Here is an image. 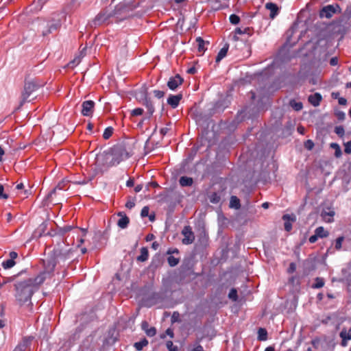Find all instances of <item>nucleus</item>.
Wrapping results in <instances>:
<instances>
[{
  "label": "nucleus",
  "mask_w": 351,
  "mask_h": 351,
  "mask_svg": "<svg viewBox=\"0 0 351 351\" xmlns=\"http://www.w3.org/2000/svg\"><path fill=\"white\" fill-rule=\"evenodd\" d=\"M73 228V227L72 226H64V227L62 228H60L59 229V232L63 235L65 233L71 231L72 229Z\"/></svg>",
  "instance_id": "obj_55"
},
{
  "label": "nucleus",
  "mask_w": 351,
  "mask_h": 351,
  "mask_svg": "<svg viewBox=\"0 0 351 351\" xmlns=\"http://www.w3.org/2000/svg\"><path fill=\"white\" fill-rule=\"evenodd\" d=\"M229 20L232 25H237L240 22V17L235 14H232L230 16Z\"/></svg>",
  "instance_id": "obj_50"
},
{
  "label": "nucleus",
  "mask_w": 351,
  "mask_h": 351,
  "mask_svg": "<svg viewBox=\"0 0 351 351\" xmlns=\"http://www.w3.org/2000/svg\"><path fill=\"white\" fill-rule=\"evenodd\" d=\"M26 274V269L19 271V276L14 285L13 291L17 304L20 306H26L31 311L33 306L32 298L47 278L45 273L41 271L36 276H28Z\"/></svg>",
  "instance_id": "obj_1"
},
{
  "label": "nucleus",
  "mask_w": 351,
  "mask_h": 351,
  "mask_svg": "<svg viewBox=\"0 0 351 351\" xmlns=\"http://www.w3.org/2000/svg\"><path fill=\"white\" fill-rule=\"evenodd\" d=\"M324 285V280L322 278L317 277L315 279V283L311 286L313 289H320Z\"/></svg>",
  "instance_id": "obj_38"
},
{
  "label": "nucleus",
  "mask_w": 351,
  "mask_h": 351,
  "mask_svg": "<svg viewBox=\"0 0 351 351\" xmlns=\"http://www.w3.org/2000/svg\"><path fill=\"white\" fill-rule=\"evenodd\" d=\"M179 183L181 186H191L193 183L192 178L187 176H182L180 178Z\"/></svg>",
  "instance_id": "obj_30"
},
{
  "label": "nucleus",
  "mask_w": 351,
  "mask_h": 351,
  "mask_svg": "<svg viewBox=\"0 0 351 351\" xmlns=\"http://www.w3.org/2000/svg\"><path fill=\"white\" fill-rule=\"evenodd\" d=\"M202 337L197 339L194 344L193 348L191 351H205L203 347L199 344Z\"/></svg>",
  "instance_id": "obj_49"
},
{
  "label": "nucleus",
  "mask_w": 351,
  "mask_h": 351,
  "mask_svg": "<svg viewBox=\"0 0 351 351\" xmlns=\"http://www.w3.org/2000/svg\"><path fill=\"white\" fill-rule=\"evenodd\" d=\"M315 233L319 238H325L329 235V232L327 230H325L322 226L317 227L315 230Z\"/></svg>",
  "instance_id": "obj_34"
},
{
  "label": "nucleus",
  "mask_w": 351,
  "mask_h": 351,
  "mask_svg": "<svg viewBox=\"0 0 351 351\" xmlns=\"http://www.w3.org/2000/svg\"><path fill=\"white\" fill-rule=\"evenodd\" d=\"M149 208L148 206H144L142 210H141V217L144 218L145 217H148L149 215Z\"/></svg>",
  "instance_id": "obj_60"
},
{
  "label": "nucleus",
  "mask_w": 351,
  "mask_h": 351,
  "mask_svg": "<svg viewBox=\"0 0 351 351\" xmlns=\"http://www.w3.org/2000/svg\"><path fill=\"white\" fill-rule=\"evenodd\" d=\"M29 343V340L23 339V342L19 343L14 350V351H25Z\"/></svg>",
  "instance_id": "obj_39"
},
{
  "label": "nucleus",
  "mask_w": 351,
  "mask_h": 351,
  "mask_svg": "<svg viewBox=\"0 0 351 351\" xmlns=\"http://www.w3.org/2000/svg\"><path fill=\"white\" fill-rule=\"evenodd\" d=\"M193 274V264L191 260H184L179 268V280L178 282L181 283L186 278Z\"/></svg>",
  "instance_id": "obj_8"
},
{
  "label": "nucleus",
  "mask_w": 351,
  "mask_h": 351,
  "mask_svg": "<svg viewBox=\"0 0 351 351\" xmlns=\"http://www.w3.org/2000/svg\"><path fill=\"white\" fill-rule=\"evenodd\" d=\"M341 338V346L346 347L348 345V341L351 339V328L347 330L346 328H343L339 333Z\"/></svg>",
  "instance_id": "obj_20"
},
{
  "label": "nucleus",
  "mask_w": 351,
  "mask_h": 351,
  "mask_svg": "<svg viewBox=\"0 0 351 351\" xmlns=\"http://www.w3.org/2000/svg\"><path fill=\"white\" fill-rule=\"evenodd\" d=\"M16 264V262L12 260V259H8V260H5L4 261L3 263H2V267L5 269H10L12 267H13Z\"/></svg>",
  "instance_id": "obj_41"
},
{
  "label": "nucleus",
  "mask_w": 351,
  "mask_h": 351,
  "mask_svg": "<svg viewBox=\"0 0 351 351\" xmlns=\"http://www.w3.org/2000/svg\"><path fill=\"white\" fill-rule=\"evenodd\" d=\"M208 243V236L206 234V232L204 230L200 235L199 236L197 245H199L202 247H206Z\"/></svg>",
  "instance_id": "obj_27"
},
{
  "label": "nucleus",
  "mask_w": 351,
  "mask_h": 351,
  "mask_svg": "<svg viewBox=\"0 0 351 351\" xmlns=\"http://www.w3.org/2000/svg\"><path fill=\"white\" fill-rule=\"evenodd\" d=\"M229 299L232 300L233 302H237L238 300V294L237 291L234 288H232L228 293Z\"/></svg>",
  "instance_id": "obj_48"
},
{
  "label": "nucleus",
  "mask_w": 351,
  "mask_h": 351,
  "mask_svg": "<svg viewBox=\"0 0 351 351\" xmlns=\"http://www.w3.org/2000/svg\"><path fill=\"white\" fill-rule=\"evenodd\" d=\"M143 108H134L132 112H131V114L132 116H140L141 114H143Z\"/></svg>",
  "instance_id": "obj_57"
},
{
  "label": "nucleus",
  "mask_w": 351,
  "mask_h": 351,
  "mask_svg": "<svg viewBox=\"0 0 351 351\" xmlns=\"http://www.w3.org/2000/svg\"><path fill=\"white\" fill-rule=\"evenodd\" d=\"M182 99V94L170 95L167 99V104L172 108H176L178 106L180 101Z\"/></svg>",
  "instance_id": "obj_22"
},
{
  "label": "nucleus",
  "mask_w": 351,
  "mask_h": 351,
  "mask_svg": "<svg viewBox=\"0 0 351 351\" xmlns=\"http://www.w3.org/2000/svg\"><path fill=\"white\" fill-rule=\"evenodd\" d=\"M118 340L117 336L115 335L114 330H110L108 332L107 337L105 338L103 342L104 346H111L114 345Z\"/></svg>",
  "instance_id": "obj_19"
},
{
  "label": "nucleus",
  "mask_w": 351,
  "mask_h": 351,
  "mask_svg": "<svg viewBox=\"0 0 351 351\" xmlns=\"http://www.w3.org/2000/svg\"><path fill=\"white\" fill-rule=\"evenodd\" d=\"M334 215H335L334 211H329V212L322 211L321 215L326 221L330 222L332 221V219H327L326 217L328 216L330 217H332L334 216Z\"/></svg>",
  "instance_id": "obj_51"
},
{
  "label": "nucleus",
  "mask_w": 351,
  "mask_h": 351,
  "mask_svg": "<svg viewBox=\"0 0 351 351\" xmlns=\"http://www.w3.org/2000/svg\"><path fill=\"white\" fill-rule=\"evenodd\" d=\"M149 258V251L147 247H143L141 248V254L136 257V261L138 262H145Z\"/></svg>",
  "instance_id": "obj_29"
},
{
  "label": "nucleus",
  "mask_w": 351,
  "mask_h": 351,
  "mask_svg": "<svg viewBox=\"0 0 351 351\" xmlns=\"http://www.w3.org/2000/svg\"><path fill=\"white\" fill-rule=\"evenodd\" d=\"M226 7H227V5H222L219 0H214L212 1V8L215 10H222Z\"/></svg>",
  "instance_id": "obj_45"
},
{
  "label": "nucleus",
  "mask_w": 351,
  "mask_h": 351,
  "mask_svg": "<svg viewBox=\"0 0 351 351\" xmlns=\"http://www.w3.org/2000/svg\"><path fill=\"white\" fill-rule=\"evenodd\" d=\"M152 289V285H145L143 287H142V289L140 291L141 295H142L144 297L146 296L147 293L149 291H151Z\"/></svg>",
  "instance_id": "obj_52"
},
{
  "label": "nucleus",
  "mask_w": 351,
  "mask_h": 351,
  "mask_svg": "<svg viewBox=\"0 0 351 351\" xmlns=\"http://www.w3.org/2000/svg\"><path fill=\"white\" fill-rule=\"evenodd\" d=\"M138 5V3H135L134 0H123L115 6L114 14L115 15L129 14L137 8Z\"/></svg>",
  "instance_id": "obj_7"
},
{
  "label": "nucleus",
  "mask_w": 351,
  "mask_h": 351,
  "mask_svg": "<svg viewBox=\"0 0 351 351\" xmlns=\"http://www.w3.org/2000/svg\"><path fill=\"white\" fill-rule=\"evenodd\" d=\"M316 268V258L309 256L308 258L304 260L303 262L304 273L308 274L311 271H314Z\"/></svg>",
  "instance_id": "obj_17"
},
{
  "label": "nucleus",
  "mask_w": 351,
  "mask_h": 351,
  "mask_svg": "<svg viewBox=\"0 0 351 351\" xmlns=\"http://www.w3.org/2000/svg\"><path fill=\"white\" fill-rule=\"evenodd\" d=\"M265 8L270 11L269 17L271 19H274L279 14L280 12V9L277 4L272 2L267 3L265 5Z\"/></svg>",
  "instance_id": "obj_25"
},
{
  "label": "nucleus",
  "mask_w": 351,
  "mask_h": 351,
  "mask_svg": "<svg viewBox=\"0 0 351 351\" xmlns=\"http://www.w3.org/2000/svg\"><path fill=\"white\" fill-rule=\"evenodd\" d=\"M229 101L226 99H220L215 102L212 107L208 109V113L203 114L202 112H196L194 115L197 122L202 121H206L210 117L220 114L224 111V110L228 107Z\"/></svg>",
  "instance_id": "obj_5"
},
{
  "label": "nucleus",
  "mask_w": 351,
  "mask_h": 351,
  "mask_svg": "<svg viewBox=\"0 0 351 351\" xmlns=\"http://www.w3.org/2000/svg\"><path fill=\"white\" fill-rule=\"evenodd\" d=\"M341 12V9L339 4L336 3L335 5H328L321 9L319 11V16L321 18L326 17L327 19H330L334 14Z\"/></svg>",
  "instance_id": "obj_9"
},
{
  "label": "nucleus",
  "mask_w": 351,
  "mask_h": 351,
  "mask_svg": "<svg viewBox=\"0 0 351 351\" xmlns=\"http://www.w3.org/2000/svg\"><path fill=\"white\" fill-rule=\"evenodd\" d=\"M322 99V97L319 93L310 95L308 98V102L315 107L318 106L320 104Z\"/></svg>",
  "instance_id": "obj_26"
},
{
  "label": "nucleus",
  "mask_w": 351,
  "mask_h": 351,
  "mask_svg": "<svg viewBox=\"0 0 351 351\" xmlns=\"http://www.w3.org/2000/svg\"><path fill=\"white\" fill-rule=\"evenodd\" d=\"M230 207L235 209H239L241 208L240 199L237 196H231L230 200Z\"/></svg>",
  "instance_id": "obj_32"
},
{
  "label": "nucleus",
  "mask_w": 351,
  "mask_h": 351,
  "mask_svg": "<svg viewBox=\"0 0 351 351\" xmlns=\"http://www.w3.org/2000/svg\"><path fill=\"white\" fill-rule=\"evenodd\" d=\"M184 82V79L179 74L171 77L167 83V86L171 90H176Z\"/></svg>",
  "instance_id": "obj_18"
},
{
  "label": "nucleus",
  "mask_w": 351,
  "mask_h": 351,
  "mask_svg": "<svg viewBox=\"0 0 351 351\" xmlns=\"http://www.w3.org/2000/svg\"><path fill=\"white\" fill-rule=\"evenodd\" d=\"M335 116L339 121H343L346 117V114L343 111H337L335 112Z\"/></svg>",
  "instance_id": "obj_63"
},
{
  "label": "nucleus",
  "mask_w": 351,
  "mask_h": 351,
  "mask_svg": "<svg viewBox=\"0 0 351 351\" xmlns=\"http://www.w3.org/2000/svg\"><path fill=\"white\" fill-rule=\"evenodd\" d=\"M117 215L121 217L117 221V226L121 229L126 228L130 223L129 217L123 212H119Z\"/></svg>",
  "instance_id": "obj_23"
},
{
  "label": "nucleus",
  "mask_w": 351,
  "mask_h": 351,
  "mask_svg": "<svg viewBox=\"0 0 351 351\" xmlns=\"http://www.w3.org/2000/svg\"><path fill=\"white\" fill-rule=\"evenodd\" d=\"M134 143L130 141H123L113 145L106 153L112 156L110 165H118L130 158L134 154Z\"/></svg>",
  "instance_id": "obj_3"
},
{
  "label": "nucleus",
  "mask_w": 351,
  "mask_h": 351,
  "mask_svg": "<svg viewBox=\"0 0 351 351\" xmlns=\"http://www.w3.org/2000/svg\"><path fill=\"white\" fill-rule=\"evenodd\" d=\"M167 348L169 350V351H178V346H173V343L171 341H167L166 343Z\"/></svg>",
  "instance_id": "obj_54"
},
{
  "label": "nucleus",
  "mask_w": 351,
  "mask_h": 351,
  "mask_svg": "<svg viewBox=\"0 0 351 351\" xmlns=\"http://www.w3.org/2000/svg\"><path fill=\"white\" fill-rule=\"evenodd\" d=\"M95 108V102L92 100H86L82 104L81 113L85 117H91Z\"/></svg>",
  "instance_id": "obj_16"
},
{
  "label": "nucleus",
  "mask_w": 351,
  "mask_h": 351,
  "mask_svg": "<svg viewBox=\"0 0 351 351\" xmlns=\"http://www.w3.org/2000/svg\"><path fill=\"white\" fill-rule=\"evenodd\" d=\"M351 5L348 6L342 16L339 18V23H344L348 27L351 26Z\"/></svg>",
  "instance_id": "obj_24"
},
{
  "label": "nucleus",
  "mask_w": 351,
  "mask_h": 351,
  "mask_svg": "<svg viewBox=\"0 0 351 351\" xmlns=\"http://www.w3.org/2000/svg\"><path fill=\"white\" fill-rule=\"evenodd\" d=\"M226 193V188L221 186L219 190L213 192L209 195L210 202L215 204H219L222 199L225 198Z\"/></svg>",
  "instance_id": "obj_15"
},
{
  "label": "nucleus",
  "mask_w": 351,
  "mask_h": 351,
  "mask_svg": "<svg viewBox=\"0 0 351 351\" xmlns=\"http://www.w3.org/2000/svg\"><path fill=\"white\" fill-rule=\"evenodd\" d=\"M19 276V272L18 274H15V275L12 276L5 277V278H3V281L1 283V285H5L7 283L12 282V286L14 287V285H15L16 281L18 279Z\"/></svg>",
  "instance_id": "obj_31"
},
{
  "label": "nucleus",
  "mask_w": 351,
  "mask_h": 351,
  "mask_svg": "<svg viewBox=\"0 0 351 351\" xmlns=\"http://www.w3.org/2000/svg\"><path fill=\"white\" fill-rule=\"evenodd\" d=\"M164 262L165 258L163 255L160 253H156L152 258L148 269L152 273L154 274L158 269L160 268L163 265Z\"/></svg>",
  "instance_id": "obj_12"
},
{
  "label": "nucleus",
  "mask_w": 351,
  "mask_h": 351,
  "mask_svg": "<svg viewBox=\"0 0 351 351\" xmlns=\"http://www.w3.org/2000/svg\"><path fill=\"white\" fill-rule=\"evenodd\" d=\"M145 333L148 337H154L156 334V329L155 327H150Z\"/></svg>",
  "instance_id": "obj_58"
},
{
  "label": "nucleus",
  "mask_w": 351,
  "mask_h": 351,
  "mask_svg": "<svg viewBox=\"0 0 351 351\" xmlns=\"http://www.w3.org/2000/svg\"><path fill=\"white\" fill-rule=\"evenodd\" d=\"M344 152L346 154H351V140L344 143Z\"/></svg>",
  "instance_id": "obj_62"
},
{
  "label": "nucleus",
  "mask_w": 351,
  "mask_h": 351,
  "mask_svg": "<svg viewBox=\"0 0 351 351\" xmlns=\"http://www.w3.org/2000/svg\"><path fill=\"white\" fill-rule=\"evenodd\" d=\"M304 147L308 150H311L314 147V143L312 140H307L304 142Z\"/></svg>",
  "instance_id": "obj_56"
},
{
  "label": "nucleus",
  "mask_w": 351,
  "mask_h": 351,
  "mask_svg": "<svg viewBox=\"0 0 351 351\" xmlns=\"http://www.w3.org/2000/svg\"><path fill=\"white\" fill-rule=\"evenodd\" d=\"M167 262L170 267H175L179 263L180 258H176L173 256H169L167 257Z\"/></svg>",
  "instance_id": "obj_44"
},
{
  "label": "nucleus",
  "mask_w": 351,
  "mask_h": 351,
  "mask_svg": "<svg viewBox=\"0 0 351 351\" xmlns=\"http://www.w3.org/2000/svg\"><path fill=\"white\" fill-rule=\"evenodd\" d=\"M165 294L163 292H153L146 298H143V302L146 306L151 307L153 305L163 301Z\"/></svg>",
  "instance_id": "obj_10"
},
{
  "label": "nucleus",
  "mask_w": 351,
  "mask_h": 351,
  "mask_svg": "<svg viewBox=\"0 0 351 351\" xmlns=\"http://www.w3.org/2000/svg\"><path fill=\"white\" fill-rule=\"evenodd\" d=\"M113 131H114V129L112 127L109 126V127L106 128L103 133V138L105 140L109 139L112 136V135L113 134Z\"/></svg>",
  "instance_id": "obj_42"
},
{
  "label": "nucleus",
  "mask_w": 351,
  "mask_h": 351,
  "mask_svg": "<svg viewBox=\"0 0 351 351\" xmlns=\"http://www.w3.org/2000/svg\"><path fill=\"white\" fill-rule=\"evenodd\" d=\"M335 132L339 136L342 137L344 135L345 130L342 125L336 126L335 128Z\"/></svg>",
  "instance_id": "obj_53"
},
{
  "label": "nucleus",
  "mask_w": 351,
  "mask_h": 351,
  "mask_svg": "<svg viewBox=\"0 0 351 351\" xmlns=\"http://www.w3.org/2000/svg\"><path fill=\"white\" fill-rule=\"evenodd\" d=\"M75 251L72 248H68L64 243H59L49 254L46 260H43V271L45 278H50L57 265L60 267H65L75 259Z\"/></svg>",
  "instance_id": "obj_2"
},
{
  "label": "nucleus",
  "mask_w": 351,
  "mask_h": 351,
  "mask_svg": "<svg viewBox=\"0 0 351 351\" xmlns=\"http://www.w3.org/2000/svg\"><path fill=\"white\" fill-rule=\"evenodd\" d=\"M114 10L108 12L107 10L101 11L93 20L91 26L97 27L99 26L104 23L106 22L112 16H114Z\"/></svg>",
  "instance_id": "obj_11"
},
{
  "label": "nucleus",
  "mask_w": 351,
  "mask_h": 351,
  "mask_svg": "<svg viewBox=\"0 0 351 351\" xmlns=\"http://www.w3.org/2000/svg\"><path fill=\"white\" fill-rule=\"evenodd\" d=\"M196 42L198 45V51L199 52H204L206 50V48H205V45H209L208 41H205L202 37H197L196 38Z\"/></svg>",
  "instance_id": "obj_33"
},
{
  "label": "nucleus",
  "mask_w": 351,
  "mask_h": 351,
  "mask_svg": "<svg viewBox=\"0 0 351 351\" xmlns=\"http://www.w3.org/2000/svg\"><path fill=\"white\" fill-rule=\"evenodd\" d=\"M289 283L293 286L300 287V277L298 276H291L289 279Z\"/></svg>",
  "instance_id": "obj_47"
},
{
  "label": "nucleus",
  "mask_w": 351,
  "mask_h": 351,
  "mask_svg": "<svg viewBox=\"0 0 351 351\" xmlns=\"http://www.w3.org/2000/svg\"><path fill=\"white\" fill-rule=\"evenodd\" d=\"M36 21L38 23V32L44 38L48 40L49 36L58 32L62 26L61 21L53 18L49 19L37 18Z\"/></svg>",
  "instance_id": "obj_4"
},
{
  "label": "nucleus",
  "mask_w": 351,
  "mask_h": 351,
  "mask_svg": "<svg viewBox=\"0 0 351 351\" xmlns=\"http://www.w3.org/2000/svg\"><path fill=\"white\" fill-rule=\"evenodd\" d=\"M148 341L146 338L142 339L141 341L135 342L134 344V347L138 351H141L143 348L148 345Z\"/></svg>",
  "instance_id": "obj_35"
},
{
  "label": "nucleus",
  "mask_w": 351,
  "mask_h": 351,
  "mask_svg": "<svg viewBox=\"0 0 351 351\" xmlns=\"http://www.w3.org/2000/svg\"><path fill=\"white\" fill-rule=\"evenodd\" d=\"M181 233L184 236V238L182 240V243L184 245H190L195 241V234L190 226H185Z\"/></svg>",
  "instance_id": "obj_13"
},
{
  "label": "nucleus",
  "mask_w": 351,
  "mask_h": 351,
  "mask_svg": "<svg viewBox=\"0 0 351 351\" xmlns=\"http://www.w3.org/2000/svg\"><path fill=\"white\" fill-rule=\"evenodd\" d=\"M43 86V83H39L36 80H25L24 88L23 91L21 94V100L20 101V105H23L25 102L29 101L28 98L29 96L38 90L40 87Z\"/></svg>",
  "instance_id": "obj_6"
},
{
  "label": "nucleus",
  "mask_w": 351,
  "mask_h": 351,
  "mask_svg": "<svg viewBox=\"0 0 351 351\" xmlns=\"http://www.w3.org/2000/svg\"><path fill=\"white\" fill-rule=\"evenodd\" d=\"M257 339L261 341H266L267 339V331L265 328H260L258 329Z\"/></svg>",
  "instance_id": "obj_36"
},
{
  "label": "nucleus",
  "mask_w": 351,
  "mask_h": 351,
  "mask_svg": "<svg viewBox=\"0 0 351 351\" xmlns=\"http://www.w3.org/2000/svg\"><path fill=\"white\" fill-rule=\"evenodd\" d=\"M243 114V111H241V112H238V114H237V115L236 118H235L234 120H232V121H230V122H228V123H225L226 125H227L226 126V129H227L229 132H232V131H234V130L237 128V124H238L239 122L242 121V120H243V117H241V118L240 119V116H241V114Z\"/></svg>",
  "instance_id": "obj_21"
},
{
  "label": "nucleus",
  "mask_w": 351,
  "mask_h": 351,
  "mask_svg": "<svg viewBox=\"0 0 351 351\" xmlns=\"http://www.w3.org/2000/svg\"><path fill=\"white\" fill-rule=\"evenodd\" d=\"M228 49H229V44L226 43L223 45V47L218 52L217 56L215 58L216 62H219L224 57L226 56Z\"/></svg>",
  "instance_id": "obj_28"
},
{
  "label": "nucleus",
  "mask_w": 351,
  "mask_h": 351,
  "mask_svg": "<svg viewBox=\"0 0 351 351\" xmlns=\"http://www.w3.org/2000/svg\"><path fill=\"white\" fill-rule=\"evenodd\" d=\"M289 104L296 111H299L303 108V104L302 102L295 101L294 99L291 100Z\"/></svg>",
  "instance_id": "obj_43"
},
{
  "label": "nucleus",
  "mask_w": 351,
  "mask_h": 351,
  "mask_svg": "<svg viewBox=\"0 0 351 351\" xmlns=\"http://www.w3.org/2000/svg\"><path fill=\"white\" fill-rule=\"evenodd\" d=\"M9 195L4 193V187L2 184H0V199H7Z\"/></svg>",
  "instance_id": "obj_59"
},
{
  "label": "nucleus",
  "mask_w": 351,
  "mask_h": 351,
  "mask_svg": "<svg viewBox=\"0 0 351 351\" xmlns=\"http://www.w3.org/2000/svg\"><path fill=\"white\" fill-rule=\"evenodd\" d=\"M234 34H247L249 36H251L252 34V29L250 27H246L243 29H242L241 27H237L234 29Z\"/></svg>",
  "instance_id": "obj_37"
},
{
  "label": "nucleus",
  "mask_w": 351,
  "mask_h": 351,
  "mask_svg": "<svg viewBox=\"0 0 351 351\" xmlns=\"http://www.w3.org/2000/svg\"><path fill=\"white\" fill-rule=\"evenodd\" d=\"M153 93H154V96L156 97H157L158 99L162 98L165 94L164 91L159 90H154L153 91Z\"/></svg>",
  "instance_id": "obj_61"
},
{
  "label": "nucleus",
  "mask_w": 351,
  "mask_h": 351,
  "mask_svg": "<svg viewBox=\"0 0 351 351\" xmlns=\"http://www.w3.org/2000/svg\"><path fill=\"white\" fill-rule=\"evenodd\" d=\"M330 147L335 149V157L339 158V157L341 156L342 152H341L340 146L337 143H332L330 144Z\"/></svg>",
  "instance_id": "obj_40"
},
{
  "label": "nucleus",
  "mask_w": 351,
  "mask_h": 351,
  "mask_svg": "<svg viewBox=\"0 0 351 351\" xmlns=\"http://www.w3.org/2000/svg\"><path fill=\"white\" fill-rule=\"evenodd\" d=\"M345 237L343 236L339 237L335 241V248L337 250H340L342 247V243L344 241Z\"/></svg>",
  "instance_id": "obj_46"
},
{
  "label": "nucleus",
  "mask_w": 351,
  "mask_h": 351,
  "mask_svg": "<svg viewBox=\"0 0 351 351\" xmlns=\"http://www.w3.org/2000/svg\"><path fill=\"white\" fill-rule=\"evenodd\" d=\"M141 99H143V104L146 107L147 109V112L149 114L148 118L152 116L153 113L154 112V107L153 106L152 101H151V99L147 97V92L146 89H144L141 92Z\"/></svg>",
  "instance_id": "obj_14"
},
{
  "label": "nucleus",
  "mask_w": 351,
  "mask_h": 351,
  "mask_svg": "<svg viewBox=\"0 0 351 351\" xmlns=\"http://www.w3.org/2000/svg\"><path fill=\"white\" fill-rule=\"evenodd\" d=\"M295 269H296V265H295V263H291L289 264V266L288 269H287V272L289 274H292V273L295 271Z\"/></svg>",
  "instance_id": "obj_64"
}]
</instances>
